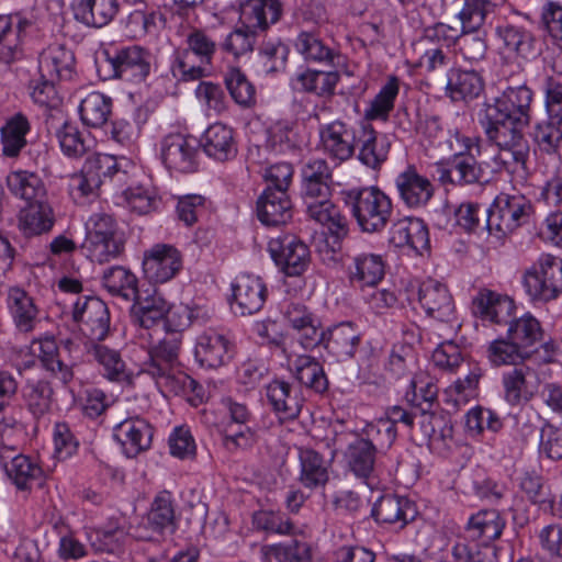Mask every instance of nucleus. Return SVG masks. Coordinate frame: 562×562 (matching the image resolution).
Wrapping results in <instances>:
<instances>
[{
	"label": "nucleus",
	"instance_id": "nucleus-1",
	"mask_svg": "<svg viewBox=\"0 0 562 562\" xmlns=\"http://www.w3.org/2000/svg\"><path fill=\"white\" fill-rule=\"evenodd\" d=\"M532 95L525 82L508 86L482 121L488 142L498 148L496 160L513 172L526 169L529 144L524 128L530 124Z\"/></svg>",
	"mask_w": 562,
	"mask_h": 562
},
{
	"label": "nucleus",
	"instance_id": "nucleus-2",
	"mask_svg": "<svg viewBox=\"0 0 562 562\" xmlns=\"http://www.w3.org/2000/svg\"><path fill=\"white\" fill-rule=\"evenodd\" d=\"M181 345V334L166 331L165 336L150 347L149 358L144 363V371L166 393L178 394L187 380V375L180 369Z\"/></svg>",
	"mask_w": 562,
	"mask_h": 562
},
{
	"label": "nucleus",
	"instance_id": "nucleus-3",
	"mask_svg": "<svg viewBox=\"0 0 562 562\" xmlns=\"http://www.w3.org/2000/svg\"><path fill=\"white\" fill-rule=\"evenodd\" d=\"M344 202L359 228L366 233L382 232L393 213L391 199L376 187L342 191Z\"/></svg>",
	"mask_w": 562,
	"mask_h": 562
},
{
	"label": "nucleus",
	"instance_id": "nucleus-4",
	"mask_svg": "<svg viewBox=\"0 0 562 562\" xmlns=\"http://www.w3.org/2000/svg\"><path fill=\"white\" fill-rule=\"evenodd\" d=\"M187 47L178 53L175 70L183 80H198L207 75L217 50L215 40L203 29L192 27L186 36Z\"/></svg>",
	"mask_w": 562,
	"mask_h": 562
},
{
	"label": "nucleus",
	"instance_id": "nucleus-5",
	"mask_svg": "<svg viewBox=\"0 0 562 562\" xmlns=\"http://www.w3.org/2000/svg\"><path fill=\"white\" fill-rule=\"evenodd\" d=\"M418 300L430 317L439 322V337H454L461 327L457 317L453 299L446 285L429 279L424 281L418 291Z\"/></svg>",
	"mask_w": 562,
	"mask_h": 562
},
{
	"label": "nucleus",
	"instance_id": "nucleus-6",
	"mask_svg": "<svg viewBox=\"0 0 562 562\" xmlns=\"http://www.w3.org/2000/svg\"><path fill=\"white\" fill-rule=\"evenodd\" d=\"M87 240L93 260L105 262L119 257L125 245L123 234L114 218L105 213H97L87 222Z\"/></svg>",
	"mask_w": 562,
	"mask_h": 562
},
{
	"label": "nucleus",
	"instance_id": "nucleus-7",
	"mask_svg": "<svg viewBox=\"0 0 562 562\" xmlns=\"http://www.w3.org/2000/svg\"><path fill=\"white\" fill-rule=\"evenodd\" d=\"M524 286L532 300L551 301L562 292V259L542 255L524 274Z\"/></svg>",
	"mask_w": 562,
	"mask_h": 562
},
{
	"label": "nucleus",
	"instance_id": "nucleus-8",
	"mask_svg": "<svg viewBox=\"0 0 562 562\" xmlns=\"http://www.w3.org/2000/svg\"><path fill=\"white\" fill-rule=\"evenodd\" d=\"M531 209L524 195L501 193L487 212V229L491 234L505 236L527 221Z\"/></svg>",
	"mask_w": 562,
	"mask_h": 562
},
{
	"label": "nucleus",
	"instance_id": "nucleus-9",
	"mask_svg": "<svg viewBox=\"0 0 562 562\" xmlns=\"http://www.w3.org/2000/svg\"><path fill=\"white\" fill-rule=\"evenodd\" d=\"M268 247L274 262L286 276H301L310 263L308 247L294 236L272 238Z\"/></svg>",
	"mask_w": 562,
	"mask_h": 562
},
{
	"label": "nucleus",
	"instance_id": "nucleus-10",
	"mask_svg": "<svg viewBox=\"0 0 562 562\" xmlns=\"http://www.w3.org/2000/svg\"><path fill=\"white\" fill-rule=\"evenodd\" d=\"M80 330L91 340H103L110 330V313L106 304L98 297L78 300L72 312Z\"/></svg>",
	"mask_w": 562,
	"mask_h": 562
},
{
	"label": "nucleus",
	"instance_id": "nucleus-11",
	"mask_svg": "<svg viewBox=\"0 0 562 562\" xmlns=\"http://www.w3.org/2000/svg\"><path fill=\"white\" fill-rule=\"evenodd\" d=\"M231 307L241 316L259 312L267 300V288L261 278L243 273L232 284Z\"/></svg>",
	"mask_w": 562,
	"mask_h": 562
},
{
	"label": "nucleus",
	"instance_id": "nucleus-12",
	"mask_svg": "<svg viewBox=\"0 0 562 562\" xmlns=\"http://www.w3.org/2000/svg\"><path fill=\"white\" fill-rule=\"evenodd\" d=\"M198 147L193 138L171 133L162 139L161 158L167 168L189 173L198 168Z\"/></svg>",
	"mask_w": 562,
	"mask_h": 562
},
{
	"label": "nucleus",
	"instance_id": "nucleus-13",
	"mask_svg": "<svg viewBox=\"0 0 562 562\" xmlns=\"http://www.w3.org/2000/svg\"><path fill=\"white\" fill-rule=\"evenodd\" d=\"M0 461L7 475L20 491L31 490L33 483L42 477L43 471L37 463L16 453L13 446L4 442H0Z\"/></svg>",
	"mask_w": 562,
	"mask_h": 562
},
{
	"label": "nucleus",
	"instance_id": "nucleus-14",
	"mask_svg": "<svg viewBox=\"0 0 562 562\" xmlns=\"http://www.w3.org/2000/svg\"><path fill=\"white\" fill-rule=\"evenodd\" d=\"M182 266V258L171 245L158 244L145 254L143 270L153 282L164 283L172 279Z\"/></svg>",
	"mask_w": 562,
	"mask_h": 562
},
{
	"label": "nucleus",
	"instance_id": "nucleus-15",
	"mask_svg": "<svg viewBox=\"0 0 562 562\" xmlns=\"http://www.w3.org/2000/svg\"><path fill=\"white\" fill-rule=\"evenodd\" d=\"M319 136L323 149L329 157L346 161L355 154L359 128L342 121H334L321 130Z\"/></svg>",
	"mask_w": 562,
	"mask_h": 562
},
{
	"label": "nucleus",
	"instance_id": "nucleus-16",
	"mask_svg": "<svg viewBox=\"0 0 562 562\" xmlns=\"http://www.w3.org/2000/svg\"><path fill=\"white\" fill-rule=\"evenodd\" d=\"M110 63L115 77L130 81H143L150 72L153 56L143 47L134 45L119 49L110 57Z\"/></svg>",
	"mask_w": 562,
	"mask_h": 562
},
{
	"label": "nucleus",
	"instance_id": "nucleus-17",
	"mask_svg": "<svg viewBox=\"0 0 562 562\" xmlns=\"http://www.w3.org/2000/svg\"><path fill=\"white\" fill-rule=\"evenodd\" d=\"M288 325L299 334V340L305 350L313 349L325 339L321 322L301 303H290L284 311Z\"/></svg>",
	"mask_w": 562,
	"mask_h": 562
},
{
	"label": "nucleus",
	"instance_id": "nucleus-18",
	"mask_svg": "<svg viewBox=\"0 0 562 562\" xmlns=\"http://www.w3.org/2000/svg\"><path fill=\"white\" fill-rule=\"evenodd\" d=\"M257 215L267 226H281L289 223L293 216V204L289 192L265 189L257 200Z\"/></svg>",
	"mask_w": 562,
	"mask_h": 562
},
{
	"label": "nucleus",
	"instance_id": "nucleus-19",
	"mask_svg": "<svg viewBox=\"0 0 562 562\" xmlns=\"http://www.w3.org/2000/svg\"><path fill=\"white\" fill-rule=\"evenodd\" d=\"M474 315L494 324H506L515 310L514 301L501 293L481 289L472 300Z\"/></svg>",
	"mask_w": 562,
	"mask_h": 562
},
{
	"label": "nucleus",
	"instance_id": "nucleus-20",
	"mask_svg": "<svg viewBox=\"0 0 562 562\" xmlns=\"http://www.w3.org/2000/svg\"><path fill=\"white\" fill-rule=\"evenodd\" d=\"M385 265L380 255L359 252L351 257L348 266V279L352 286L360 290L375 288L383 279Z\"/></svg>",
	"mask_w": 562,
	"mask_h": 562
},
{
	"label": "nucleus",
	"instance_id": "nucleus-21",
	"mask_svg": "<svg viewBox=\"0 0 562 562\" xmlns=\"http://www.w3.org/2000/svg\"><path fill=\"white\" fill-rule=\"evenodd\" d=\"M395 183L401 200L408 207L424 206L434 195V186L430 180L418 173L412 166L398 173Z\"/></svg>",
	"mask_w": 562,
	"mask_h": 562
},
{
	"label": "nucleus",
	"instance_id": "nucleus-22",
	"mask_svg": "<svg viewBox=\"0 0 562 562\" xmlns=\"http://www.w3.org/2000/svg\"><path fill=\"white\" fill-rule=\"evenodd\" d=\"M390 243L400 248L408 247L422 255L429 248L428 228L420 218H400L391 227Z\"/></svg>",
	"mask_w": 562,
	"mask_h": 562
},
{
	"label": "nucleus",
	"instance_id": "nucleus-23",
	"mask_svg": "<svg viewBox=\"0 0 562 562\" xmlns=\"http://www.w3.org/2000/svg\"><path fill=\"white\" fill-rule=\"evenodd\" d=\"M535 378V370L526 364L505 372L502 376L505 401L513 406L529 402L537 389Z\"/></svg>",
	"mask_w": 562,
	"mask_h": 562
},
{
	"label": "nucleus",
	"instance_id": "nucleus-24",
	"mask_svg": "<svg viewBox=\"0 0 562 562\" xmlns=\"http://www.w3.org/2000/svg\"><path fill=\"white\" fill-rule=\"evenodd\" d=\"M440 180L456 186L483 183L485 171L477 159L470 153L452 156L447 167L441 170Z\"/></svg>",
	"mask_w": 562,
	"mask_h": 562
},
{
	"label": "nucleus",
	"instance_id": "nucleus-25",
	"mask_svg": "<svg viewBox=\"0 0 562 562\" xmlns=\"http://www.w3.org/2000/svg\"><path fill=\"white\" fill-rule=\"evenodd\" d=\"M356 147H358V159L361 164L371 169H379L387 159L391 143L386 136L380 135L367 124L359 127Z\"/></svg>",
	"mask_w": 562,
	"mask_h": 562
},
{
	"label": "nucleus",
	"instance_id": "nucleus-26",
	"mask_svg": "<svg viewBox=\"0 0 562 562\" xmlns=\"http://www.w3.org/2000/svg\"><path fill=\"white\" fill-rule=\"evenodd\" d=\"M153 431L140 418H127L114 428V438L122 445L127 457H135L149 448Z\"/></svg>",
	"mask_w": 562,
	"mask_h": 562
},
{
	"label": "nucleus",
	"instance_id": "nucleus-27",
	"mask_svg": "<svg viewBox=\"0 0 562 562\" xmlns=\"http://www.w3.org/2000/svg\"><path fill=\"white\" fill-rule=\"evenodd\" d=\"M75 57L71 50L61 44H52L40 55L38 70L41 78L50 81L69 79L72 75Z\"/></svg>",
	"mask_w": 562,
	"mask_h": 562
},
{
	"label": "nucleus",
	"instance_id": "nucleus-28",
	"mask_svg": "<svg viewBox=\"0 0 562 562\" xmlns=\"http://www.w3.org/2000/svg\"><path fill=\"white\" fill-rule=\"evenodd\" d=\"M195 357L202 366L216 369L231 359L232 345L224 335L209 330L199 336Z\"/></svg>",
	"mask_w": 562,
	"mask_h": 562
},
{
	"label": "nucleus",
	"instance_id": "nucleus-29",
	"mask_svg": "<svg viewBox=\"0 0 562 562\" xmlns=\"http://www.w3.org/2000/svg\"><path fill=\"white\" fill-rule=\"evenodd\" d=\"M133 301L132 319L134 324L145 329L154 328L164 323L166 315H168L169 304L157 291L146 295L138 293Z\"/></svg>",
	"mask_w": 562,
	"mask_h": 562
},
{
	"label": "nucleus",
	"instance_id": "nucleus-30",
	"mask_svg": "<svg viewBox=\"0 0 562 562\" xmlns=\"http://www.w3.org/2000/svg\"><path fill=\"white\" fill-rule=\"evenodd\" d=\"M18 220L19 229L27 237L49 232L55 223L54 211L46 199L27 203Z\"/></svg>",
	"mask_w": 562,
	"mask_h": 562
},
{
	"label": "nucleus",
	"instance_id": "nucleus-31",
	"mask_svg": "<svg viewBox=\"0 0 562 562\" xmlns=\"http://www.w3.org/2000/svg\"><path fill=\"white\" fill-rule=\"evenodd\" d=\"M32 353L40 359L43 367L50 371L64 383H68L72 376V366L61 357L53 336L34 339L31 344Z\"/></svg>",
	"mask_w": 562,
	"mask_h": 562
},
{
	"label": "nucleus",
	"instance_id": "nucleus-32",
	"mask_svg": "<svg viewBox=\"0 0 562 562\" xmlns=\"http://www.w3.org/2000/svg\"><path fill=\"white\" fill-rule=\"evenodd\" d=\"M372 515L376 521L403 528L414 519L415 509L405 497L384 495L374 505Z\"/></svg>",
	"mask_w": 562,
	"mask_h": 562
},
{
	"label": "nucleus",
	"instance_id": "nucleus-33",
	"mask_svg": "<svg viewBox=\"0 0 562 562\" xmlns=\"http://www.w3.org/2000/svg\"><path fill=\"white\" fill-rule=\"evenodd\" d=\"M294 48L304 60L310 63L327 66H339L341 64V55L311 32L303 31L299 33L294 41Z\"/></svg>",
	"mask_w": 562,
	"mask_h": 562
},
{
	"label": "nucleus",
	"instance_id": "nucleus-34",
	"mask_svg": "<svg viewBox=\"0 0 562 562\" xmlns=\"http://www.w3.org/2000/svg\"><path fill=\"white\" fill-rule=\"evenodd\" d=\"M448 97L453 101H472L484 91V80L474 70L451 69L446 87Z\"/></svg>",
	"mask_w": 562,
	"mask_h": 562
},
{
	"label": "nucleus",
	"instance_id": "nucleus-35",
	"mask_svg": "<svg viewBox=\"0 0 562 562\" xmlns=\"http://www.w3.org/2000/svg\"><path fill=\"white\" fill-rule=\"evenodd\" d=\"M283 13L280 0H247L240 4V15L250 27L266 31L277 23Z\"/></svg>",
	"mask_w": 562,
	"mask_h": 562
},
{
	"label": "nucleus",
	"instance_id": "nucleus-36",
	"mask_svg": "<svg viewBox=\"0 0 562 562\" xmlns=\"http://www.w3.org/2000/svg\"><path fill=\"white\" fill-rule=\"evenodd\" d=\"M505 522L496 509H485L473 515L465 529V540L492 543L504 529Z\"/></svg>",
	"mask_w": 562,
	"mask_h": 562
},
{
	"label": "nucleus",
	"instance_id": "nucleus-37",
	"mask_svg": "<svg viewBox=\"0 0 562 562\" xmlns=\"http://www.w3.org/2000/svg\"><path fill=\"white\" fill-rule=\"evenodd\" d=\"M360 342V333L351 323H340L325 331L321 345L339 359L351 358Z\"/></svg>",
	"mask_w": 562,
	"mask_h": 562
},
{
	"label": "nucleus",
	"instance_id": "nucleus-38",
	"mask_svg": "<svg viewBox=\"0 0 562 562\" xmlns=\"http://www.w3.org/2000/svg\"><path fill=\"white\" fill-rule=\"evenodd\" d=\"M72 9L77 20L102 27L115 16L119 3L117 0H74Z\"/></svg>",
	"mask_w": 562,
	"mask_h": 562
},
{
	"label": "nucleus",
	"instance_id": "nucleus-39",
	"mask_svg": "<svg viewBox=\"0 0 562 562\" xmlns=\"http://www.w3.org/2000/svg\"><path fill=\"white\" fill-rule=\"evenodd\" d=\"M173 522L175 510L171 496L169 493L162 492L156 496L147 515V524L151 532L143 533L140 532V528H138L136 537L142 540H156L165 529L171 528Z\"/></svg>",
	"mask_w": 562,
	"mask_h": 562
},
{
	"label": "nucleus",
	"instance_id": "nucleus-40",
	"mask_svg": "<svg viewBox=\"0 0 562 562\" xmlns=\"http://www.w3.org/2000/svg\"><path fill=\"white\" fill-rule=\"evenodd\" d=\"M203 139L205 153L220 161L228 160L237 151L234 132L223 123H214L209 126Z\"/></svg>",
	"mask_w": 562,
	"mask_h": 562
},
{
	"label": "nucleus",
	"instance_id": "nucleus-41",
	"mask_svg": "<svg viewBox=\"0 0 562 562\" xmlns=\"http://www.w3.org/2000/svg\"><path fill=\"white\" fill-rule=\"evenodd\" d=\"M8 307L15 326L21 331H31L37 319L38 310L33 299L21 288L8 292Z\"/></svg>",
	"mask_w": 562,
	"mask_h": 562
},
{
	"label": "nucleus",
	"instance_id": "nucleus-42",
	"mask_svg": "<svg viewBox=\"0 0 562 562\" xmlns=\"http://www.w3.org/2000/svg\"><path fill=\"white\" fill-rule=\"evenodd\" d=\"M102 284L112 296L120 297L126 302L136 299L139 293L136 276L122 266L104 270Z\"/></svg>",
	"mask_w": 562,
	"mask_h": 562
},
{
	"label": "nucleus",
	"instance_id": "nucleus-43",
	"mask_svg": "<svg viewBox=\"0 0 562 562\" xmlns=\"http://www.w3.org/2000/svg\"><path fill=\"white\" fill-rule=\"evenodd\" d=\"M7 186L12 194L27 203L46 199V189L41 178L26 170L12 171L7 177Z\"/></svg>",
	"mask_w": 562,
	"mask_h": 562
},
{
	"label": "nucleus",
	"instance_id": "nucleus-44",
	"mask_svg": "<svg viewBox=\"0 0 562 562\" xmlns=\"http://www.w3.org/2000/svg\"><path fill=\"white\" fill-rule=\"evenodd\" d=\"M12 15H0V61L9 64L22 55L20 35L26 21L13 23Z\"/></svg>",
	"mask_w": 562,
	"mask_h": 562
},
{
	"label": "nucleus",
	"instance_id": "nucleus-45",
	"mask_svg": "<svg viewBox=\"0 0 562 562\" xmlns=\"http://www.w3.org/2000/svg\"><path fill=\"white\" fill-rule=\"evenodd\" d=\"M533 351H525L521 347L508 338L493 340L487 349L486 356L494 367L515 366L519 367L532 356Z\"/></svg>",
	"mask_w": 562,
	"mask_h": 562
},
{
	"label": "nucleus",
	"instance_id": "nucleus-46",
	"mask_svg": "<svg viewBox=\"0 0 562 562\" xmlns=\"http://www.w3.org/2000/svg\"><path fill=\"white\" fill-rule=\"evenodd\" d=\"M507 336L525 351H533V346L542 339L543 331L539 321L530 314L509 319Z\"/></svg>",
	"mask_w": 562,
	"mask_h": 562
},
{
	"label": "nucleus",
	"instance_id": "nucleus-47",
	"mask_svg": "<svg viewBox=\"0 0 562 562\" xmlns=\"http://www.w3.org/2000/svg\"><path fill=\"white\" fill-rule=\"evenodd\" d=\"M296 380L304 386L322 393L327 390L328 381L322 364L308 355L297 356L293 361Z\"/></svg>",
	"mask_w": 562,
	"mask_h": 562
},
{
	"label": "nucleus",
	"instance_id": "nucleus-48",
	"mask_svg": "<svg viewBox=\"0 0 562 562\" xmlns=\"http://www.w3.org/2000/svg\"><path fill=\"white\" fill-rule=\"evenodd\" d=\"M30 131L27 119L18 113L13 115L1 128L2 154L7 157H16L26 145L25 135Z\"/></svg>",
	"mask_w": 562,
	"mask_h": 562
},
{
	"label": "nucleus",
	"instance_id": "nucleus-49",
	"mask_svg": "<svg viewBox=\"0 0 562 562\" xmlns=\"http://www.w3.org/2000/svg\"><path fill=\"white\" fill-rule=\"evenodd\" d=\"M267 397L273 409L283 414L285 418L296 417L301 411V400L285 381L274 380L269 383Z\"/></svg>",
	"mask_w": 562,
	"mask_h": 562
},
{
	"label": "nucleus",
	"instance_id": "nucleus-50",
	"mask_svg": "<svg viewBox=\"0 0 562 562\" xmlns=\"http://www.w3.org/2000/svg\"><path fill=\"white\" fill-rule=\"evenodd\" d=\"M89 352L102 366L108 379L117 382H132V374L127 371L126 364L117 350L97 344L91 347Z\"/></svg>",
	"mask_w": 562,
	"mask_h": 562
},
{
	"label": "nucleus",
	"instance_id": "nucleus-51",
	"mask_svg": "<svg viewBox=\"0 0 562 562\" xmlns=\"http://www.w3.org/2000/svg\"><path fill=\"white\" fill-rule=\"evenodd\" d=\"M375 447L364 438L356 439L348 445L346 459L349 469L359 477L367 479L374 469Z\"/></svg>",
	"mask_w": 562,
	"mask_h": 562
},
{
	"label": "nucleus",
	"instance_id": "nucleus-52",
	"mask_svg": "<svg viewBox=\"0 0 562 562\" xmlns=\"http://www.w3.org/2000/svg\"><path fill=\"white\" fill-rule=\"evenodd\" d=\"M23 397L31 414L40 418L50 411L53 387L46 380H30L23 389Z\"/></svg>",
	"mask_w": 562,
	"mask_h": 562
},
{
	"label": "nucleus",
	"instance_id": "nucleus-53",
	"mask_svg": "<svg viewBox=\"0 0 562 562\" xmlns=\"http://www.w3.org/2000/svg\"><path fill=\"white\" fill-rule=\"evenodd\" d=\"M308 216L315 222L328 226L337 235L345 234L347 231L346 217L340 214L330 198L325 200L308 201L304 203Z\"/></svg>",
	"mask_w": 562,
	"mask_h": 562
},
{
	"label": "nucleus",
	"instance_id": "nucleus-54",
	"mask_svg": "<svg viewBox=\"0 0 562 562\" xmlns=\"http://www.w3.org/2000/svg\"><path fill=\"white\" fill-rule=\"evenodd\" d=\"M300 480L306 487L324 485L328 481L327 464L322 456L313 449H301Z\"/></svg>",
	"mask_w": 562,
	"mask_h": 562
},
{
	"label": "nucleus",
	"instance_id": "nucleus-55",
	"mask_svg": "<svg viewBox=\"0 0 562 562\" xmlns=\"http://www.w3.org/2000/svg\"><path fill=\"white\" fill-rule=\"evenodd\" d=\"M112 110V101L100 92L88 94L80 103L81 121L91 127H100L106 123Z\"/></svg>",
	"mask_w": 562,
	"mask_h": 562
},
{
	"label": "nucleus",
	"instance_id": "nucleus-56",
	"mask_svg": "<svg viewBox=\"0 0 562 562\" xmlns=\"http://www.w3.org/2000/svg\"><path fill=\"white\" fill-rule=\"evenodd\" d=\"M225 85L232 99L243 108L256 104V89L247 76L237 67H231L225 75Z\"/></svg>",
	"mask_w": 562,
	"mask_h": 562
},
{
	"label": "nucleus",
	"instance_id": "nucleus-57",
	"mask_svg": "<svg viewBox=\"0 0 562 562\" xmlns=\"http://www.w3.org/2000/svg\"><path fill=\"white\" fill-rule=\"evenodd\" d=\"M339 78L337 71L306 70L297 76V81L304 91L329 97L335 93Z\"/></svg>",
	"mask_w": 562,
	"mask_h": 562
},
{
	"label": "nucleus",
	"instance_id": "nucleus-58",
	"mask_svg": "<svg viewBox=\"0 0 562 562\" xmlns=\"http://www.w3.org/2000/svg\"><path fill=\"white\" fill-rule=\"evenodd\" d=\"M398 89V79L394 76L390 77L380 92L371 101L370 106L366 110L364 116L369 120H386L394 108Z\"/></svg>",
	"mask_w": 562,
	"mask_h": 562
},
{
	"label": "nucleus",
	"instance_id": "nucleus-59",
	"mask_svg": "<svg viewBox=\"0 0 562 562\" xmlns=\"http://www.w3.org/2000/svg\"><path fill=\"white\" fill-rule=\"evenodd\" d=\"M462 23V33L458 48L462 57L470 63H479L485 58L487 52L486 44V32L483 26H479L477 30H470L464 27Z\"/></svg>",
	"mask_w": 562,
	"mask_h": 562
},
{
	"label": "nucleus",
	"instance_id": "nucleus-60",
	"mask_svg": "<svg viewBox=\"0 0 562 562\" xmlns=\"http://www.w3.org/2000/svg\"><path fill=\"white\" fill-rule=\"evenodd\" d=\"M457 562H495V549L491 543L460 539L453 547Z\"/></svg>",
	"mask_w": 562,
	"mask_h": 562
},
{
	"label": "nucleus",
	"instance_id": "nucleus-61",
	"mask_svg": "<svg viewBox=\"0 0 562 562\" xmlns=\"http://www.w3.org/2000/svg\"><path fill=\"white\" fill-rule=\"evenodd\" d=\"M555 121H546L537 124L535 142L542 153L559 155L562 148V131Z\"/></svg>",
	"mask_w": 562,
	"mask_h": 562
},
{
	"label": "nucleus",
	"instance_id": "nucleus-62",
	"mask_svg": "<svg viewBox=\"0 0 562 562\" xmlns=\"http://www.w3.org/2000/svg\"><path fill=\"white\" fill-rule=\"evenodd\" d=\"M266 554L276 562H306L311 559V549L306 542L294 539L290 543L270 546Z\"/></svg>",
	"mask_w": 562,
	"mask_h": 562
},
{
	"label": "nucleus",
	"instance_id": "nucleus-63",
	"mask_svg": "<svg viewBox=\"0 0 562 562\" xmlns=\"http://www.w3.org/2000/svg\"><path fill=\"white\" fill-rule=\"evenodd\" d=\"M256 32L247 24L234 29L224 40L222 48L235 57L252 52Z\"/></svg>",
	"mask_w": 562,
	"mask_h": 562
},
{
	"label": "nucleus",
	"instance_id": "nucleus-64",
	"mask_svg": "<svg viewBox=\"0 0 562 562\" xmlns=\"http://www.w3.org/2000/svg\"><path fill=\"white\" fill-rule=\"evenodd\" d=\"M268 145L279 151L285 153L297 147V135L293 124L288 121H278L268 130Z\"/></svg>",
	"mask_w": 562,
	"mask_h": 562
}]
</instances>
